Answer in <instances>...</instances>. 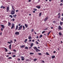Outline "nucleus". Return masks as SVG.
Returning a JSON list of instances; mask_svg holds the SVG:
<instances>
[{"instance_id": "20", "label": "nucleus", "mask_w": 63, "mask_h": 63, "mask_svg": "<svg viewBox=\"0 0 63 63\" xmlns=\"http://www.w3.org/2000/svg\"><path fill=\"white\" fill-rule=\"evenodd\" d=\"M50 32H51V31H50L48 32L47 34V36H48L49 35V34L50 33Z\"/></svg>"}, {"instance_id": "37", "label": "nucleus", "mask_w": 63, "mask_h": 63, "mask_svg": "<svg viewBox=\"0 0 63 63\" xmlns=\"http://www.w3.org/2000/svg\"><path fill=\"white\" fill-rule=\"evenodd\" d=\"M5 49V50L6 51H8V49H7V48H4Z\"/></svg>"}, {"instance_id": "29", "label": "nucleus", "mask_w": 63, "mask_h": 63, "mask_svg": "<svg viewBox=\"0 0 63 63\" xmlns=\"http://www.w3.org/2000/svg\"><path fill=\"white\" fill-rule=\"evenodd\" d=\"M12 10H13V11H16V10L14 9V7H13V6H12Z\"/></svg>"}, {"instance_id": "38", "label": "nucleus", "mask_w": 63, "mask_h": 63, "mask_svg": "<svg viewBox=\"0 0 63 63\" xmlns=\"http://www.w3.org/2000/svg\"><path fill=\"white\" fill-rule=\"evenodd\" d=\"M46 55H49V54H48L47 52H46Z\"/></svg>"}, {"instance_id": "1", "label": "nucleus", "mask_w": 63, "mask_h": 63, "mask_svg": "<svg viewBox=\"0 0 63 63\" xmlns=\"http://www.w3.org/2000/svg\"><path fill=\"white\" fill-rule=\"evenodd\" d=\"M15 11L14 10H12L11 12V15H14L15 13Z\"/></svg>"}, {"instance_id": "39", "label": "nucleus", "mask_w": 63, "mask_h": 63, "mask_svg": "<svg viewBox=\"0 0 63 63\" xmlns=\"http://www.w3.org/2000/svg\"><path fill=\"white\" fill-rule=\"evenodd\" d=\"M16 56V55H14L13 56H12V57H15Z\"/></svg>"}, {"instance_id": "23", "label": "nucleus", "mask_w": 63, "mask_h": 63, "mask_svg": "<svg viewBox=\"0 0 63 63\" xmlns=\"http://www.w3.org/2000/svg\"><path fill=\"white\" fill-rule=\"evenodd\" d=\"M33 46V43H32L31 44V46L32 47Z\"/></svg>"}, {"instance_id": "43", "label": "nucleus", "mask_w": 63, "mask_h": 63, "mask_svg": "<svg viewBox=\"0 0 63 63\" xmlns=\"http://www.w3.org/2000/svg\"><path fill=\"white\" fill-rule=\"evenodd\" d=\"M33 10L34 11H37V9H36V8H34V9Z\"/></svg>"}, {"instance_id": "5", "label": "nucleus", "mask_w": 63, "mask_h": 63, "mask_svg": "<svg viewBox=\"0 0 63 63\" xmlns=\"http://www.w3.org/2000/svg\"><path fill=\"white\" fill-rule=\"evenodd\" d=\"M58 29H59V30H62V28H61V26H59L58 27Z\"/></svg>"}, {"instance_id": "4", "label": "nucleus", "mask_w": 63, "mask_h": 63, "mask_svg": "<svg viewBox=\"0 0 63 63\" xmlns=\"http://www.w3.org/2000/svg\"><path fill=\"white\" fill-rule=\"evenodd\" d=\"M22 25H21L19 27L18 30H21V29H22Z\"/></svg>"}, {"instance_id": "33", "label": "nucleus", "mask_w": 63, "mask_h": 63, "mask_svg": "<svg viewBox=\"0 0 63 63\" xmlns=\"http://www.w3.org/2000/svg\"><path fill=\"white\" fill-rule=\"evenodd\" d=\"M30 54H31L32 55L33 54H34V53H30Z\"/></svg>"}, {"instance_id": "42", "label": "nucleus", "mask_w": 63, "mask_h": 63, "mask_svg": "<svg viewBox=\"0 0 63 63\" xmlns=\"http://www.w3.org/2000/svg\"><path fill=\"white\" fill-rule=\"evenodd\" d=\"M53 22L54 23H56V21H53Z\"/></svg>"}, {"instance_id": "59", "label": "nucleus", "mask_w": 63, "mask_h": 63, "mask_svg": "<svg viewBox=\"0 0 63 63\" xmlns=\"http://www.w3.org/2000/svg\"><path fill=\"white\" fill-rule=\"evenodd\" d=\"M37 41H38V42H40V40H39V39H38L37 40Z\"/></svg>"}, {"instance_id": "13", "label": "nucleus", "mask_w": 63, "mask_h": 63, "mask_svg": "<svg viewBox=\"0 0 63 63\" xmlns=\"http://www.w3.org/2000/svg\"><path fill=\"white\" fill-rule=\"evenodd\" d=\"M17 29H18V25H17L15 29L16 31V30H17Z\"/></svg>"}, {"instance_id": "6", "label": "nucleus", "mask_w": 63, "mask_h": 63, "mask_svg": "<svg viewBox=\"0 0 63 63\" xmlns=\"http://www.w3.org/2000/svg\"><path fill=\"white\" fill-rule=\"evenodd\" d=\"M0 26L2 28H3V29H4L5 28V26L3 25H1Z\"/></svg>"}, {"instance_id": "58", "label": "nucleus", "mask_w": 63, "mask_h": 63, "mask_svg": "<svg viewBox=\"0 0 63 63\" xmlns=\"http://www.w3.org/2000/svg\"><path fill=\"white\" fill-rule=\"evenodd\" d=\"M36 38L37 39H38V38H39V36H37Z\"/></svg>"}, {"instance_id": "31", "label": "nucleus", "mask_w": 63, "mask_h": 63, "mask_svg": "<svg viewBox=\"0 0 63 63\" xmlns=\"http://www.w3.org/2000/svg\"><path fill=\"white\" fill-rule=\"evenodd\" d=\"M42 13H39V16L40 17L41 16V15H42Z\"/></svg>"}, {"instance_id": "41", "label": "nucleus", "mask_w": 63, "mask_h": 63, "mask_svg": "<svg viewBox=\"0 0 63 63\" xmlns=\"http://www.w3.org/2000/svg\"><path fill=\"white\" fill-rule=\"evenodd\" d=\"M36 44H37L38 45V44H39V43L38 42V41H36Z\"/></svg>"}, {"instance_id": "60", "label": "nucleus", "mask_w": 63, "mask_h": 63, "mask_svg": "<svg viewBox=\"0 0 63 63\" xmlns=\"http://www.w3.org/2000/svg\"><path fill=\"white\" fill-rule=\"evenodd\" d=\"M32 47L31 46V47H29V49H30V48H32Z\"/></svg>"}, {"instance_id": "63", "label": "nucleus", "mask_w": 63, "mask_h": 63, "mask_svg": "<svg viewBox=\"0 0 63 63\" xmlns=\"http://www.w3.org/2000/svg\"><path fill=\"white\" fill-rule=\"evenodd\" d=\"M2 32H1L0 33V34L1 36V35H2Z\"/></svg>"}, {"instance_id": "48", "label": "nucleus", "mask_w": 63, "mask_h": 63, "mask_svg": "<svg viewBox=\"0 0 63 63\" xmlns=\"http://www.w3.org/2000/svg\"><path fill=\"white\" fill-rule=\"evenodd\" d=\"M7 43L10 44H11V42H8Z\"/></svg>"}, {"instance_id": "3", "label": "nucleus", "mask_w": 63, "mask_h": 63, "mask_svg": "<svg viewBox=\"0 0 63 63\" xmlns=\"http://www.w3.org/2000/svg\"><path fill=\"white\" fill-rule=\"evenodd\" d=\"M48 16H47L46 17L44 20V21H46V20H47L48 19Z\"/></svg>"}, {"instance_id": "35", "label": "nucleus", "mask_w": 63, "mask_h": 63, "mask_svg": "<svg viewBox=\"0 0 63 63\" xmlns=\"http://www.w3.org/2000/svg\"><path fill=\"white\" fill-rule=\"evenodd\" d=\"M8 59H12V58L11 57H10L8 58Z\"/></svg>"}, {"instance_id": "9", "label": "nucleus", "mask_w": 63, "mask_h": 63, "mask_svg": "<svg viewBox=\"0 0 63 63\" xmlns=\"http://www.w3.org/2000/svg\"><path fill=\"white\" fill-rule=\"evenodd\" d=\"M15 26H14V24H13V25H12V26L11 27V29H13L14 28V27Z\"/></svg>"}, {"instance_id": "50", "label": "nucleus", "mask_w": 63, "mask_h": 63, "mask_svg": "<svg viewBox=\"0 0 63 63\" xmlns=\"http://www.w3.org/2000/svg\"><path fill=\"white\" fill-rule=\"evenodd\" d=\"M15 19H14V18H13V19H12V21H15Z\"/></svg>"}, {"instance_id": "11", "label": "nucleus", "mask_w": 63, "mask_h": 63, "mask_svg": "<svg viewBox=\"0 0 63 63\" xmlns=\"http://www.w3.org/2000/svg\"><path fill=\"white\" fill-rule=\"evenodd\" d=\"M0 8H3V9H4L5 8V7L4 6H1L0 7Z\"/></svg>"}, {"instance_id": "30", "label": "nucleus", "mask_w": 63, "mask_h": 63, "mask_svg": "<svg viewBox=\"0 0 63 63\" xmlns=\"http://www.w3.org/2000/svg\"><path fill=\"white\" fill-rule=\"evenodd\" d=\"M25 48L26 49H28V47H25Z\"/></svg>"}, {"instance_id": "28", "label": "nucleus", "mask_w": 63, "mask_h": 63, "mask_svg": "<svg viewBox=\"0 0 63 63\" xmlns=\"http://www.w3.org/2000/svg\"><path fill=\"white\" fill-rule=\"evenodd\" d=\"M27 39H26L24 41V42L25 43H26V42H27Z\"/></svg>"}, {"instance_id": "22", "label": "nucleus", "mask_w": 63, "mask_h": 63, "mask_svg": "<svg viewBox=\"0 0 63 63\" xmlns=\"http://www.w3.org/2000/svg\"><path fill=\"white\" fill-rule=\"evenodd\" d=\"M25 47L24 45H21L20 47L21 48L24 47Z\"/></svg>"}, {"instance_id": "49", "label": "nucleus", "mask_w": 63, "mask_h": 63, "mask_svg": "<svg viewBox=\"0 0 63 63\" xmlns=\"http://www.w3.org/2000/svg\"><path fill=\"white\" fill-rule=\"evenodd\" d=\"M33 31H34V29H32L31 31V32H33Z\"/></svg>"}, {"instance_id": "46", "label": "nucleus", "mask_w": 63, "mask_h": 63, "mask_svg": "<svg viewBox=\"0 0 63 63\" xmlns=\"http://www.w3.org/2000/svg\"><path fill=\"white\" fill-rule=\"evenodd\" d=\"M45 31H43V32H42V34H44V33H45Z\"/></svg>"}, {"instance_id": "64", "label": "nucleus", "mask_w": 63, "mask_h": 63, "mask_svg": "<svg viewBox=\"0 0 63 63\" xmlns=\"http://www.w3.org/2000/svg\"><path fill=\"white\" fill-rule=\"evenodd\" d=\"M61 20H62V21H63V17L62 19Z\"/></svg>"}, {"instance_id": "34", "label": "nucleus", "mask_w": 63, "mask_h": 63, "mask_svg": "<svg viewBox=\"0 0 63 63\" xmlns=\"http://www.w3.org/2000/svg\"><path fill=\"white\" fill-rule=\"evenodd\" d=\"M38 54L39 55H42V53H38Z\"/></svg>"}, {"instance_id": "26", "label": "nucleus", "mask_w": 63, "mask_h": 63, "mask_svg": "<svg viewBox=\"0 0 63 63\" xmlns=\"http://www.w3.org/2000/svg\"><path fill=\"white\" fill-rule=\"evenodd\" d=\"M23 30H25V26H23Z\"/></svg>"}, {"instance_id": "7", "label": "nucleus", "mask_w": 63, "mask_h": 63, "mask_svg": "<svg viewBox=\"0 0 63 63\" xmlns=\"http://www.w3.org/2000/svg\"><path fill=\"white\" fill-rule=\"evenodd\" d=\"M15 35H18L19 34V32H16L15 33Z\"/></svg>"}, {"instance_id": "2", "label": "nucleus", "mask_w": 63, "mask_h": 63, "mask_svg": "<svg viewBox=\"0 0 63 63\" xmlns=\"http://www.w3.org/2000/svg\"><path fill=\"white\" fill-rule=\"evenodd\" d=\"M7 9V11L6 12H9V10L10 9V7L9 6H8L6 7Z\"/></svg>"}, {"instance_id": "25", "label": "nucleus", "mask_w": 63, "mask_h": 63, "mask_svg": "<svg viewBox=\"0 0 63 63\" xmlns=\"http://www.w3.org/2000/svg\"><path fill=\"white\" fill-rule=\"evenodd\" d=\"M8 26H10V25H11V23H10L9 22H8Z\"/></svg>"}, {"instance_id": "18", "label": "nucleus", "mask_w": 63, "mask_h": 63, "mask_svg": "<svg viewBox=\"0 0 63 63\" xmlns=\"http://www.w3.org/2000/svg\"><path fill=\"white\" fill-rule=\"evenodd\" d=\"M32 39V37H31V36H30L28 37L29 39Z\"/></svg>"}, {"instance_id": "55", "label": "nucleus", "mask_w": 63, "mask_h": 63, "mask_svg": "<svg viewBox=\"0 0 63 63\" xmlns=\"http://www.w3.org/2000/svg\"><path fill=\"white\" fill-rule=\"evenodd\" d=\"M9 55H7L6 56V57H9Z\"/></svg>"}, {"instance_id": "21", "label": "nucleus", "mask_w": 63, "mask_h": 63, "mask_svg": "<svg viewBox=\"0 0 63 63\" xmlns=\"http://www.w3.org/2000/svg\"><path fill=\"white\" fill-rule=\"evenodd\" d=\"M55 56H52V59H53V58H55Z\"/></svg>"}, {"instance_id": "24", "label": "nucleus", "mask_w": 63, "mask_h": 63, "mask_svg": "<svg viewBox=\"0 0 63 63\" xmlns=\"http://www.w3.org/2000/svg\"><path fill=\"white\" fill-rule=\"evenodd\" d=\"M13 16L14 17H16V14H15L14 15H13Z\"/></svg>"}, {"instance_id": "57", "label": "nucleus", "mask_w": 63, "mask_h": 63, "mask_svg": "<svg viewBox=\"0 0 63 63\" xmlns=\"http://www.w3.org/2000/svg\"><path fill=\"white\" fill-rule=\"evenodd\" d=\"M3 22H4V23H5V22H6V21L5 20L3 21Z\"/></svg>"}, {"instance_id": "17", "label": "nucleus", "mask_w": 63, "mask_h": 63, "mask_svg": "<svg viewBox=\"0 0 63 63\" xmlns=\"http://www.w3.org/2000/svg\"><path fill=\"white\" fill-rule=\"evenodd\" d=\"M25 26L26 28H27V27H28V25H27V24H25Z\"/></svg>"}, {"instance_id": "54", "label": "nucleus", "mask_w": 63, "mask_h": 63, "mask_svg": "<svg viewBox=\"0 0 63 63\" xmlns=\"http://www.w3.org/2000/svg\"><path fill=\"white\" fill-rule=\"evenodd\" d=\"M13 51H14V52H16V50H15V49H14L13 50Z\"/></svg>"}, {"instance_id": "45", "label": "nucleus", "mask_w": 63, "mask_h": 63, "mask_svg": "<svg viewBox=\"0 0 63 63\" xmlns=\"http://www.w3.org/2000/svg\"><path fill=\"white\" fill-rule=\"evenodd\" d=\"M8 54H12V53L11 52L8 53Z\"/></svg>"}, {"instance_id": "16", "label": "nucleus", "mask_w": 63, "mask_h": 63, "mask_svg": "<svg viewBox=\"0 0 63 63\" xmlns=\"http://www.w3.org/2000/svg\"><path fill=\"white\" fill-rule=\"evenodd\" d=\"M63 22H60V25L62 26L63 25Z\"/></svg>"}, {"instance_id": "51", "label": "nucleus", "mask_w": 63, "mask_h": 63, "mask_svg": "<svg viewBox=\"0 0 63 63\" xmlns=\"http://www.w3.org/2000/svg\"><path fill=\"white\" fill-rule=\"evenodd\" d=\"M3 28H1V31H3Z\"/></svg>"}, {"instance_id": "53", "label": "nucleus", "mask_w": 63, "mask_h": 63, "mask_svg": "<svg viewBox=\"0 0 63 63\" xmlns=\"http://www.w3.org/2000/svg\"><path fill=\"white\" fill-rule=\"evenodd\" d=\"M53 53H56V51H54L53 52Z\"/></svg>"}, {"instance_id": "47", "label": "nucleus", "mask_w": 63, "mask_h": 63, "mask_svg": "<svg viewBox=\"0 0 63 63\" xmlns=\"http://www.w3.org/2000/svg\"><path fill=\"white\" fill-rule=\"evenodd\" d=\"M10 42L11 43H13V41L12 40H10Z\"/></svg>"}, {"instance_id": "44", "label": "nucleus", "mask_w": 63, "mask_h": 63, "mask_svg": "<svg viewBox=\"0 0 63 63\" xmlns=\"http://www.w3.org/2000/svg\"><path fill=\"white\" fill-rule=\"evenodd\" d=\"M63 5V3H61L60 4V6H62V5Z\"/></svg>"}, {"instance_id": "40", "label": "nucleus", "mask_w": 63, "mask_h": 63, "mask_svg": "<svg viewBox=\"0 0 63 63\" xmlns=\"http://www.w3.org/2000/svg\"><path fill=\"white\" fill-rule=\"evenodd\" d=\"M60 16H61L60 15H59L58 16V18H60Z\"/></svg>"}, {"instance_id": "36", "label": "nucleus", "mask_w": 63, "mask_h": 63, "mask_svg": "<svg viewBox=\"0 0 63 63\" xmlns=\"http://www.w3.org/2000/svg\"><path fill=\"white\" fill-rule=\"evenodd\" d=\"M9 17H11V18H13V16H12V15H10Z\"/></svg>"}, {"instance_id": "15", "label": "nucleus", "mask_w": 63, "mask_h": 63, "mask_svg": "<svg viewBox=\"0 0 63 63\" xmlns=\"http://www.w3.org/2000/svg\"><path fill=\"white\" fill-rule=\"evenodd\" d=\"M59 35H60V36H61L62 35H63V34H62V33H61V32H60L59 33Z\"/></svg>"}, {"instance_id": "19", "label": "nucleus", "mask_w": 63, "mask_h": 63, "mask_svg": "<svg viewBox=\"0 0 63 63\" xmlns=\"http://www.w3.org/2000/svg\"><path fill=\"white\" fill-rule=\"evenodd\" d=\"M33 48L35 50H36L37 49V47H34Z\"/></svg>"}, {"instance_id": "61", "label": "nucleus", "mask_w": 63, "mask_h": 63, "mask_svg": "<svg viewBox=\"0 0 63 63\" xmlns=\"http://www.w3.org/2000/svg\"><path fill=\"white\" fill-rule=\"evenodd\" d=\"M15 53H14V52H12V54H15Z\"/></svg>"}, {"instance_id": "52", "label": "nucleus", "mask_w": 63, "mask_h": 63, "mask_svg": "<svg viewBox=\"0 0 63 63\" xmlns=\"http://www.w3.org/2000/svg\"><path fill=\"white\" fill-rule=\"evenodd\" d=\"M29 60L28 59H27L26 60V61H29Z\"/></svg>"}, {"instance_id": "32", "label": "nucleus", "mask_w": 63, "mask_h": 63, "mask_svg": "<svg viewBox=\"0 0 63 63\" xmlns=\"http://www.w3.org/2000/svg\"><path fill=\"white\" fill-rule=\"evenodd\" d=\"M43 37V35H41L40 36H39V38H41V37Z\"/></svg>"}, {"instance_id": "8", "label": "nucleus", "mask_w": 63, "mask_h": 63, "mask_svg": "<svg viewBox=\"0 0 63 63\" xmlns=\"http://www.w3.org/2000/svg\"><path fill=\"white\" fill-rule=\"evenodd\" d=\"M21 58H22L21 59V60H24V57H22V56H21Z\"/></svg>"}, {"instance_id": "62", "label": "nucleus", "mask_w": 63, "mask_h": 63, "mask_svg": "<svg viewBox=\"0 0 63 63\" xmlns=\"http://www.w3.org/2000/svg\"><path fill=\"white\" fill-rule=\"evenodd\" d=\"M33 13H35V11H33Z\"/></svg>"}, {"instance_id": "27", "label": "nucleus", "mask_w": 63, "mask_h": 63, "mask_svg": "<svg viewBox=\"0 0 63 63\" xmlns=\"http://www.w3.org/2000/svg\"><path fill=\"white\" fill-rule=\"evenodd\" d=\"M37 59L35 58L33 59V61H37Z\"/></svg>"}, {"instance_id": "10", "label": "nucleus", "mask_w": 63, "mask_h": 63, "mask_svg": "<svg viewBox=\"0 0 63 63\" xmlns=\"http://www.w3.org/2000/svg\"><path fill=\"white\" fill-rule=\"evenodd\" d=\"M36 8H38V9H40L41 8V6H36Z\"/></svg>"}, {"instance_id": "12", "label": "nucleus", "mask_w": 63, "mask_h": 63, "mask_svg": "<svg viewBox=\"0 0 63 63\" xmlns=\"http://www.w3.org/2000/svg\"><path fill=\"white\" fill-rule=\"evenodd\" d=\"M36 52H38V51H40V50L38 49H37L35 51Z\"/></svg>"}, {"instance_id": "14", "label": "nucleus", "mask_w": 63, "mask_h": 63, "mask_svg": "<svg viewBox=\"0 0 63 63\" xmlns=\"http://www.w3.org/2000/svg\"><path fill=\"white\" fill-rule=\"evenodd\" d=\"M12 46V44H10L9 45V48L10 49H11V46Z\"/></svg>"}, {"instance_id": "56", "label": "nucleus", "mask_w": 63, "mask_h": 63, "mask_svg": "<svg viewBox=\"0 0 63 63\" xmlns=\"http://www.w3.org/2000/svg\"><path fill=\"white\" fill-rule=\"evenodd\" d=\"M19 10H17L16 11V12H18Z\"/></svg>"}]
</instances>
